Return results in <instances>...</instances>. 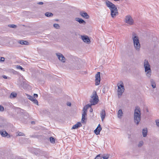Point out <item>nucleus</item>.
I'll use <instances>...</instances> for the list:
<instances>
[{
	"instance_id": "f704fd0d",
	"label": "nucleus",
	"mask_w": 159,
	"mask_h": 159,
	"mask_svg": "<svg viewBox=\"0 0 159 159\" xmlns=\"http://www.w3.org/2000/svg\"><path fill=\"white\" fill-rule=\"evenodd\" d=\"M24 134L21 132H19L18 134V136H25Z\"/></svg>"
},
{
	"instance_id": "4468645a",
	"label": "nucleus",
	"mask_w": 159,
	"mask_h": 159,
	"mask_svg": "<svg viewBox=\"0 0 159 159\" xmlns=\"http://www.w3.org/2000/svg\"><path fill=\"white\" fill-rule=\"evenodd\" d=\"M80 15L83 17L87 19L89 18V17L87 13L85 12L81 11Z\"/></svg>"
},
{
	"instance_id": "e433bc0d",
	"label": "nucleus",
	"mask_w": 159,
	"mask_h": 159,
	"mask_svg": "<svg viewBox=\"0 0 159 159\" xmlns=\"http://www.w3.org/2000/svg\"><path fill=\"white\" fill-rule=\"evenodd\" d=\"M5 58L3 57H0V61H4Z\"/></svg>"
},
{
	"instance_id": "393cba45",
	"label": "nucleus",
	"mask_w": 159,
	"mask_h": 159,
	"mask_svg": "<svg viewBox=\"0 0 159 159\" xmlns=\"http://www.w3.org/2000/svg\"><path fill=\"white\" fill-rule=\"evenodd\" d=\"M17 96V93H15L14 92H12L11 94L10 97V98H15Z\"/></svg>"
},
{
	"instance_id": "412c9836",
	"label": "nucleus",
	"mask_w": 159,
	"mask_h": 159,
	"mask_svg": "<svg viewBox=\"0 0 159 159\" xmlns=\"http://www.w3.org/2000/svg\"><path fill=\"white\" fill-rule=\"evenodd\" d=\"M151 85L152 87L154 89L156 87V84L153 80L151 79L150 80Z\"/></svg>"
},
{
	"instance_id": "f03ea898",
	"label": "nucleus",
	"mask_w": 159,
	"mask_h": 159,
	"mask_svg": "<svg viewBox=\"0 0 159 159\" xmlns=\"http://www.w3.org/2000/svg\"><path fill=\"white\" fill-rule=\"evenodd\" d=\"M106 4L107 6L111 10V15L112 17H114L118 15V12L117 8L114 4L108 1H106Z\"/></svg>"
},
{
	"instance_id": "a19ab883",
	"label": "nucleus",
	"mask_w": 159,
	"mask_h": 159,
	"mask_svg": "<svg viewBox=\"0 0 159 159\" xmlns=\"http://www.w3.org/2000/svg\"><path fill=\"white\" fill-rule=\"evenodd\" d=\"M3 78L4 79H6L7 78V77L6 75H3L2 76Z\"/></svg>"
},
{
	"instance_id": "9b49d317",
	"label": "nucleus",
	"mask_w": 159,
	"mask_h": 159,
	"mask_svg": "<svg viewBox=\"0 0 159 159\" xmlns=\"http://www.w3.org/2000/svg\"><path fill=\"white\" fill-rule=\"evenodd\" d=\"M0 134L3 137H7V138L11 137V136L5 130H0Z\"/></svg>"
},
{
	"instance_id": "4c0bfd02",
	"label": "nucleus",
	"mask_w": 159,
	"mask_h": 159,
	"mask_svg": "<svg viewBox=\"0 0 159 159\" xmlns=\"http://www.w3.org/2000/svg\"><path fill=\"white\" fill-rule=\"evenodd\" d=\"M34 97H33L34 98H37L38 97V95L37 94L34 93Z\"/></svg>"
},
{
	"instance_id": "b1692460",
	"label": "nucleus",
	"mask_w": 159,
	"mask_h": 159,
	"mask_svg": "<svg viewBox=\"0 0 159 159\" xmlns=\"http://www.w3.org/2000/svg\"><path fill=\"white\" fill-rule=\"evenodd\" d=\"M45 16L48 17H52L53 16V14L49 12H47L45 13Z\"/></svg>"
},
{
	"instance_id": "dca6fc26",
	"label": "nucleus",
	"mask_w": 159,
	"mask_h": 159,
	"mask_svg": "<svg viewBox=\"0 0 159 159\" xmlns=\"http://www.w3.org/2000/svg\"><path fill=\"white\" fill-rule=\"evenodd\" d=\"M87 116V113H86L85 112H83L82 113V119H81V122L82 123H84V120H86L87 118L86 116Z\"/></svg>"
},
{
	"instance_id": "423d86ee",
	"label": "nucleus",
	"mask_w": 159,
	"mask_h": 159,
	"mask_svg": "<svg viewBox=\"0 0 159 159\" xmlns=\"http://www.w3.org/2000/svg\"><path fill=\"white\" fill-rule=\"evenodd\" d=\"M118 86L117 95L119 98L121 97L125 91L124 84L122 81L120 82V83L117 84Z\"/></svg>"
},
{
	"instance_id": "c9c22d12",
	"label": "nucleus",
	"mask_w": 159,
	"mask_h": 159,
	"mask_svg": "<svg viewBox=\"0 0 159 159\" xmlns=\"http://www.w3.org/2000/svg\"><path fill=\"white\" fill-rule=\"evenodd\" d=\"M4 111V107L3 106L0 105V111Z\"/></svg>"
},
{
	"instance_id": "58836bf2",
	"label": "nucleus",
	"mask_w": 159,
	"mask_h": 159,
	"mask_svg": "<svg viewBox=\"0 0 159 159\" xmlns=\"http://www.w3.org/2000/svg\"><path fill=\"white\" fill-rule=\"evenodd\" d=\"M37 4H38L42 5L43 4V3L42 2H38Z\"/></svg>"
},
{
	"instance_id": "aec40b11",
	"label": "nucleus",
	"mask_w": 159,
	"mask_h": 159,
	"mask_svg": "<svg viewBox=\"0 0 159 159\" xmlns=\"http://www.w3.org/2000/svg\"><path fill=\"white\" fill-rule=\"evenodd\" d=\"M123 115V113L121 109H120L119 110L117 113V116L120 119L121 118V117Z\"/></svg>"
},
{
	"instance_id": "20e7f679",
	"label": "nucleus",
	"mask_w": 159,
	"mask_h": 159,
	"mask_svg": "<svg viewBox=\"0 0 159 159\" xmlns=\"http://www.w3.org/2000/svg\"><path fill=\"white\" fill-rule=\"evenodd\" d=\"M132 35L134 48L137 51H139L140 50L141 46L139 37L134 33H133Z\"/></svg>"
},
{
	"instance_id": "f8f14e48",
	"label": "nucleus",
	"mask_w": 159,
	"mask_h": 159,
	"mask_svg": "<svg viewBox=\"0 0 159 159\" xmlns=\"http://www.w3.org/2000/svg\"><path fill=\"white\" fill-rule=\"evenodd\" d=\"M81 38L82 40L85 43L89 44L90 43V40L89 37L87 36H82Z\"/></svg>"
},
{
	"instance_id": "72a5a7b5",
	"label": "nucleus",
	"mask_w": 159,
	"mask_h": 159,
	"mask_svg": "<svg viewBox=\"0 0 159 159\" xmlns=\"http://www.w3.org/2000/svg\"><path fill=\"white\" fill-rule=\"evenodd\" d=\"M101 158L102 157H100V155L99 154L94 159H102Z\"/></svg>"
},
{
	"instance_id": "473e14b6",
	"label": "nucleus",
	"mask_w": 159,
	"mask_h": 159,
	"mask_svg": "<svg viewBox=\"0 0 159 159\" xmlns=\"http://www.w3.org/2000/svg\"><path fill=\"white\" fill-rule=\"evenodd\" d=\"M0 128H6V125L3 124H0Z\"/></svg>"
},
{
	"instance_id": "7ed1b4c3",
	"label": "nucleus",
	"mask_w": 159,
	"mask_h": 159,
	"mask_svg": "<svg viewBox=\"0 0 159 159\" xmlns=\"http://www.w3.org/2000/svg\"><path fill=\"white\" fill-rule=\"evenodd\" d=\"M141 120V111L139 107H135L134 113V121L135 123L138 125Z\"/></svg>"
},
{
	"instance_id": "cd10ccee",
	"label": "nucleus",
	"mask_w": 159,
	"mask_h": 159,
	"mask_svg": "<svg viewBox=\"0 0 159 159\" xmlns=\"http://www.w3.org/2000/svg\"><path fill=\"white\" fill-rule=\"evenodd\" d=\"M54 27L57 29H59L60 28L59 25L57 24H53Z\"/></svg>"
},
{
	"instance_id": "0eeeda50",
	"label": "nucleus",
	"mask_w": 159,
	"mask_h": 159,
	"mask_svg": "<svg viewBox=\"0 0 159 159\" xmlns=\"http://www.w3.org/2000/svg\"><path fill=\"white\" fill-rule=\"evenodd\" d=\"M125 22L130 25H132L134 23L133 20L131 16L129 15H127L125 17Z\"/></svg>"
},
{
	"instance_id": "1a4fd4ad",
	"label": "nucleus",
	"mask_w": 159,
	"mask_h": 159,
	"mask_svg": "<svg viewBox=\"0 0 159 159\" xmlns=\"http://www.w3.org/2000/svg\"><path fill=\"white\" fill-rule=\"evenodd\" d=\"M56 55L57 56L58 59L63 63H64L66 61V58L61 53L57 52L56 53Z\"/></svg>"
},
{
	"instance_id": "bb28decb",
	"label": "nucleus",
	"mask_w": 159,
	"mask_h": 159,
	"mask_svg": "<svg viewBox=\"0 0 159 159\" xmlns=\"http://www.w3.org/2000/svg\"><path fill=\"white\" fill-rule=\"evenodd\" d=\"M16 68L20 69L24 71H25L24 69L20 65L16 66Z\"/></svg>"
},
{
	"instance_id": "f257e3e1",
	"label": "nucleus",
	"mask_w": 159,
	"mask_h": 159,
	"mask_svg": "<svg viewBox=\"0 0 159 159\" xmlns=\"http://www.w3.org/2000/svg\"><path fill=\"white\" fill-rule=\"evenodd\" d=\"M143 66L144 68V71L146 76L149 79L151 78L152 75V70L151 69V66L148 61L145 59L143 61Z\"/></svg>"
},
{
	"instance_id": "7c9ffc66",
	"label": "nucleus",
	"mask_w": 159,
	"mask_h": 159,
	"mask_svg": "<svg viewBox=\"0 0 159 159\" xmlns=\"http://www.w3.org/2000/svg\"><path fill=\"white\" fill-rule=\"evenodd\" d=\"M8 26L10 27H11V28H15L16 27V26L14 25H13V24H12V25H8Z\"/></svg>"
},
{
	"instance_id": "a211bd4d",
	"label": "nucleus",
	"mask_w": 159,
	"mask_h": 159,
	"mask_svg": "<svg viewBox=\"0 0 159 159\" xmlns=\"http://www.w3.org/2000/svg\"><path fill=\"white\" fill-rule=\"evenodd\" d=\"M91 105H90L89 104H88L86 105L83 108V112H85L86 113H87V110L89 107H91Z\"/></svg>"
},
{
	"instance_id": "ea45409f",
	"label": "nucleus",
	"mask_w": 159,
	"mask_h": 159,
	"mask_svg": "<svg viewBox=\"0 0 159 159\" xmlns=\"http://www.w3.org/2000/svg\"><path fill=\"white\" fill-rule=\"evenodd\" d=\"M67 105L69 106H70L71 105V103L70 102L67 103Z\"/></svg>"
},
{
	"instance_id": "9d476101",
	"label": "nucleus",
	"mask_w": 159,
	"mask_h": 159,
	"mask_svg": "<svg viewBox=\"0 0 159 159\" xmlns=\"http://www.w3.org/2000/svg\"><path fill=\"white\" fill-rule=\"evenodd\" d=\"M26 96L28 99L31 101L34 104H36L37 105H39L38 102L37 100L34 98L33 96L28 94H26Z\"/></svg>"
},
{
	"instance_id": "ddd939ff",
	"label": "nucleus",
	"mask_w": 159,
	"mask_h": 159,
	"mask_svg": "<svg viewBox=\"0 0 159 159\" xmlns=\"http://www.w3.org/2000/svg\"><path fill=\"white\" fill-rule=\"evenodd\" d=\"M102 129L101 127V125L100 124H99L98 126L96 128V129L94 130V132L95 134L98 135V134H100V132L102 130Z\"/></svg>"
},
{
	"instance_id": "2f4dec72",
	"label": "nucleus",
	"mask_w": 159,
	"mask_h": 159,
	"mask_svg": "<svg viewBox=\"0 0 159 159\" xmlns=\"http://www.w3.org/2000/svg\"><path fill=\"white\" fill-rule=\"evenodd\" d=\"M156 125L157 127H159V119H157L155 120Z\"/></svg>"
},
{
	"instance_id": "6ab92c4d",
	"label": "nucleus",
	"mask_w": 159,
	"mask_h": 159,
	"mask_svg": "<svg viewBox=\"0 0 159 159\" xmlns=\"http://www.w3.org/2000/svg\"><path fill=\"white\" fill-rule=\"evenodd\" d=\"M75 20L76 21L78 22L80 24H86L85 21L83 20L82 19L79 18H76Z\"/></svg>"
},
{
	"instance_id": "4be33fe9",
	"label": "nucleus",
	"mask_w": 159,
	"mask_h": 159,
	"mask_svg": "<svg viewBox=\"0 0 159 159\" xmlns=\"http://www.w3.org/2000/svg\"><path fill=\"white\" fill-rule=\"evenodd\" d=\"M148 133V130L147 128L144 129L142 130V134L143 137L147 136Z\"/></svg>"
},
{
	"instance_id": "2eb2a0df",
	"label": "nucleus",
	"mask_w": 159,
	"mask_h": 159,
	"mask_svg": "<svg viewBox=\"0 0 159 159\" xmlns=\"http://www.w3.org/2000/svg\"><path fill=\"white\" fill-rule=\"evenodd\" d=\"M100 116L101 117L102 121H103L106 116V113L104 109H102V110L100 113Z\"/></svg>"
},
{
	"instance_id": "c03bdc74",
	"label": "nucleus",
	"mask_w": 159,
	"mask_h": 159,
	"mask_svg": "<svg viewBox=\"0 0 159 159\" xmlns=\"http://www.w3.org/2000/svg\"><path fill=\"white\" fill-rule=\"evenodd\" d=\"M56 20V21H58V20H57H57Z\"/></svg>"
},
{
	"instance_id": "79ce46f5",
	"label": "nucleus",
	"mask_w": 159,
	"mask_h": 159,
	"mask_svg": "<svg viewBox=\"0 0 159 159\" xmlns=\"http://www.w3.org/2000/svg\"><path fill=\"white\" fill-rule=\"evenodd\" d=\"M89 111H90V112H92L93 111V109H92V108H91L90 109V110H89Z\"/></svg>"
},
{
	"instance_id": "f3484780",
	"label": "nucleus",
	"mask_w": 159,
	"mask_h": 159,
	"mask_svg": "<svg viewBox=\"0 0 159 159\" xmlns=\"http://www.w3.org/2000/svg\"><path fill=\"white\" fill-rule=\"evenodd\" d=\"M82 126V124L80 122H78L75 125L73 126L72 128V129H77L79 127Z\"/></svg>"
},
{
	"instance_id": "a878e982",
	"label": "nucleus",
	"mask_w": 159,
	"mask_h": 159,
	"mask_svg": "<svg viewBox=\"0 0 159 159\" xmlns=\"http://www.w3.org/2000/svg\"><path fill=\"white\" fill-rule=\"evenodd\" d=\"M109 157V155L108 154H104L101 157L103 159H108Z\"/></svg>"
},
{
	"instance_id": "37998d69",
	"label": "nucleus",
	"mask_w": 159,
	"mask_h": 159,
	"mask_svg": "<svg viewBox=\"0 0 159 159\" xmlns=\"http://www.w3.org/2000/svg\"><path fill=\"white\" fill-rule=\"evenodd\" d=\"M147 112H148V110H147Z\"/></svg>"
},
{
	"instance_id": "39448f33",
	"label": "nucleus",
	"mask_w": 159,
	"mask_h": 159,
	"mask_svg": "<svg viewBox=\"0 0 159 159\" xmlns=\"http://www.w3.org/2000/svg\"><path fill=\"white\" fill-rule=\"evenodd\" d=\"M91 98L89 102L90 103L91 106L97 104L98 102L99 99L95 91H94L91 96Z\"/></svg>"
},
{
	"instance_id": "5701e85b",
	"label": "nucleus",
	"mask_w": 159,
	"mask_h": 159,
	"mask_svg": "<svg viewBox=\"0 0 159 159\" xmlns=\"http://www.w3.org/2000/svg\"><path fill=\"white\" fill-rule=\"evenodd\" d=\"M18 43L22 45H28L29 44V43L28 42L23 40L19 41Z\"/></svg>"
},
{
	"instance_id": "c756f323",
	"label": "nucleus",
	"mask_w": 159,
	"mask_h": 159,
	"mask_svg": "<svg viewBox=\"0 0 159 159\" xmlns=\"http://www.w3.org/2000/svg\"><path fill=\"white\" fill-rule=\"evenodd\" d=\"M143 144V141H140L139 142L138 144L139 147H141Z\"/></svg>"
},
{
	"instance_id": "c85d7f7f",
	"label": "nucleus",
	"mask_w": 159,
	"mask_h": 159,
	"mask_svg": "<svg viewBox=\"0 0 159 159\" xmlns=\"http://www.w3.org/2000/svg\"><path fill=\"white\" fill-rule=\"evenodd\" d=\"M50 142L52 143H54L55 142V139L52 137H50Z\"/></svg>"
},
{
	"instance_id": "6e6552de",
	"label": "nucleus",
	"mask_w": 159,
	"mask_h": 159,
	"mask_svg": "<svg viewBox=\"0 0 159 159\" xmlns=\"http://www.w3.org/2000/svg\"><path fill=\"white\" fill-rule=\"evenodd\" d=\"M95 85H98L99 84L100 82V72H97L95 76Z\"/></svg>"
}]
</instances>
